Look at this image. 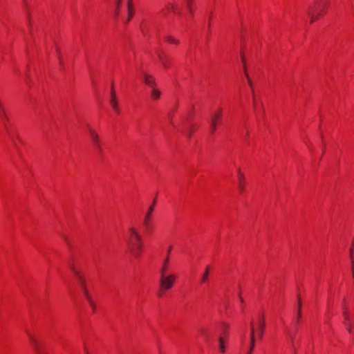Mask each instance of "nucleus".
<instances>
[{
    "instance_id": "f257e3e1",
    "label": "nucleus",
    "mask_w": 354,
    "mask_h": 354,
    "mask_svg": "<svg viewBox=\"0 0 354 354\" xmlns=\"http://www.w3.org/2000/svg\"><path fill=\"white\" fill-rule=\"evenodd\" d=\"M127 244L131 252L135 257H138L142 252L143 241L138 230L131 227L128 230Z\"/></svg>"
},
{
    "instance_id": "f03ea898",
    "label": "nucleus",
    "mask_w": 354,
    "mask_h": 354,
    "mask_svg": "<svg viewBox=\"0 0 354 354\" xmlns=\"http://www.w3.org/2000/svg\"><path fill=\"white\" fill-rule=\"evenodd\" d=\"M160 288L165 291L171 289L177 280V275L174 273H167V270H160Z\"/></svg>"
},
{
    "instance_id": "7ed1b4c3",
    "label": "nucleus",
    "mask_w": 354,
    "mask_h": 354,
    "mask_svg": "<svg viewBox=\"0 0 354 354\" xmlns=\"http://www.w3.org/2000/svg\"><path fill=\"white\" fill-rule=\"evenodd\" d=\"M0 118L2 120V124L3 126L6 134L11 140L12 144L14 145H16V142L15 140V133L12 127V125L10 124L9 118L8 117V120L2 116H0Z\"/></svg>"
},
{
    "instance_id": "20e7f679",
    "label": "nucleus",
    "mask_w": 354,
    "mask_h": 354,
    "mask_svg": "<svg viewBox=\"0 0 354 354\" xmlns=\"http://www.w3.org/2000/svg\"><path fill=\"white\" fill-rule=\"evenodd\" d=\"M308 15L310 17V24L313 23L319 17L322 15V10L320 8L319 2H317L314 6L309 8Z\"/></svg>"
},
{
    "instance_id": "39448f33",
    "label": "nucleus",
    "mask_w": 354,
    "mask_h": 354,
    "mask_svg": "<svg viewBox=\"0 0 354 354\" xmlns=\"http://www.w3.org/2000/svg\"><path fill=\"white\" fill-rule=\"evenodd\" d=\"M88 134L90 139L93 144L94 147L99 151L100 153H102V149L101 147V141L100 139V136L98 133L91 127H88Z\"/></svg>"
},
{
    "instance_id": "423d86ee",
    "label": "nucleus",
    "mask_w": 354,
    "mask_h": 354,
    "mask_svg": "<svg viewBox=\"0 0 354 354\" xmlns=\"http://www.w3.org/2000/svg\"><path fill=\"white\" fill-rule=\"evenodd\" d=\"M77 282L82 290L83 294L84 295V296L86 297V298L87 299L88 302L90 303L91 306L94 308L95 306H94L93 301L88 293V291L87 290L84 278L83 277L82 275H81L77 278Z\"/></svg>"
},
{
    "instance_id": "0eeeda50",
    "label": "nucleus",
    "mask_w": 354,
    "mask_h": 354,
    "mask_svg": "<svg viewBox=\"0 0 354 354\" xmlns=\"http://www.w3.org/2000/svg\"><path fill=\"white\" fill-rule=\"evenodd\" d=\"M222 117V110L219 109L216 112L212 114L210 120V130L213 134L216 130L218 122Z\"/></svg>"
},
{
    "instance_id": "6e6552de",
    "label": "nucleus",
    "mask_w": 354,
    "mask_h": 354,
    "mask_svg": "<svg viewBox=\"0 0 354 354\" xmlns=\"http://www.w3.org/2000/svg\"><path fill=\"white\" fill-rule=\"evenodd\" d=\"M154 207H155V201L153 203V204L150 206L147 212L146 213L144 220H143V224L145 226L146 230H149L151 227V220L152 214L154 211Z\"/></svg>"
},
{
    "instance_id": "1a4fd4ad",
    "label": "nucleus",
    "mask_w": 354,
    "mask_h": 354,
    "mask_svg": "<svg viewBox=\"0 0 354 354\" xmlns=\"http://www.w3.org/2000/svg\"><path fill=\"white\" fill-rule=\"evenodd\" d=\"M26 334L36 353H37L38 354H41L43 352V349L39 342L36 339L35 336L29 330H26Z\"/></svg>"
},
{
    "instance_id": "9d476101",
    "label": "nucleus",
    "mask_w": 354,
    "mask_h": 354,
    "mask_svg": "<svg viewBox=\"0 0 354 354\" xmlns=\"http://www.w3.org/2000/svg\"><path fill=\"white\" fill-rule=\"evenodd\" d=\"M265 319L263 315H259L258 319V331L257 335L259 339H261L263 336L265 330Z\"/></svg>"
},
{
    "instance_id": "9b49d317",
    "label": "nucleus",
    "mask_w": 354,
    "mask_h": 354,
    "mask_svg": "<svg viewBox=\"0 0 354 354\" xmlns=\"http://www.w3.org/2000/svg\"><path fill=\"white\" fill-rule=\"evenodd\" d=\"M157 54L163 67L165 68H168L170 64L169 57L165 55L164 53L160 50L157 52Z\"/></svg>"
},
{
    "instance_id": "f8f14e48",
    "label": "nucleus",
    "mask_w": 354,
    "mask_h": 354,
    "mask_svg": "<svg viewBox=\"0 0 354 354\" xmlns=\"http://www.w3.org/2000/svg\"><path fill=\"white\" fill-rule=\"evenodd\" d=\"M172 246H169L167 250V256L163 259L160 270H168L169 265V254L171 251Z\"/></svg>"
},
{
    "instance_id": "ddd939ff",
    "label": "nucleus",
    "mask_w": 354,
    "mask_h": 354,
    "mask_svg": "<svg viewBox=\"0 0 354 354\" xmlns=\"http://www.w3.org/2000/svg\"><path fill=\"white\" fill-rule=\"evenodd\" d=\"M143 77L144 82L147 85L151 86V88L155 87L156 80L153 76L148 74H144Z\"/></svg>"
},
{
    "instance_id": "4468645a",
    "label": "nucleus",
    "mask_w": 354,
    "mask_h": 354,
    "mask_svg": "<svg viewBox=\"0 0 354 354\" xmlns=\"http://www.w3.org/2000/svg\"><path fill=\"white\" fill-rule=\"evenodd\" d=\"M238 178L240 191L243 192L245 187V176L240 168L238 169Z\"/></svg>"
},
{
    "instance_id": "2eb2a0df",
    "label": "nucleus",
    "mask_w": 354,
    "mask_h": 354,
    "mask_svg": "<svg viewBox=\"0 0 354 354\" xmlns=\"http://www.w3.org/2000/svg\"><path fill=\"white\" fill-rule=\"evenodd\" d=\"M127 8H128V17L126 20V23L129 22L133 16L134 8H133V6L132 4V0H128Z\"/></svg>"
},
{
    "instance_id": "dca6fc26",
    "label": "nucleus",
    "mask_w": 354,
    "mask_h": 354,
    "mask_svg": "<svg viewBox=\"0 0 354 354\" xmlns=\"http://www.w3.org/2000/svg\"><path fill=\"white\" fill-rule=\"evenodd\" d=\"M210 270H211L210 266H207L206 268H205V272H204V273L202 275L201 279V283H207V281L209 280V274H210Z\"/></svg>"
},
{
    "instance_id": "f3484780",
    "label": "nucleus",
    "mask_w": 354,
    "mask_h": 354,
    "mask_svg": "<svg viewBox=\"0 0 354 354\" xmlns=\"http://www.w3.org/2000/svg\"><path fill=\"white\" fill-rule=\"evenodd\" d=\"M218 349L221 353H225L226 351V340L223 337L218 338Z\"/></svg>"
},
{
    "instance_id": "a211bd4d",
    "label": "nucleus",
    "mask_w": 354,
    "mask_h": 354,
    "mask_svg": "<svg viewBox=\"0 0 354 354\" xmlns=\"http://www.w3.org/2000/svg\"><path fill=\"white\" fill-rule=\"evenodd\" d=\"M250 342H256V330L254 327V323L253 321L250 322Z\"/></svg>"
},
{
    "instance_id": "6ab92c4d",
    "label": "nucleus",
    "mask_w": 354,
    "mask_h": 354,
    "mask_svg": "<svg viewBox=\"0 0 354 354\" xmlns=\"http://www.w3.org/2000/svg\"><path fill=\"white\" fill-rule=\"evenodd\" d=\"M166 8L169 11L176 12L178 15L181 14V12L179 10L178 6L174 3H169L167 4Z\"/></svg>"
},
{
    "instance_id": "aec40b11",
    "label": "nucleus",
    "mask_w": 354,
    "mask_h": 354,
    "mask_svg": "<svg viewBox=\"0 0 354 354\" xmlns=\"http://www.w3.org/2000/svg\"><path fill=\"white\" fill-rule=\"evenodd\" d=\"M110 104H111L112 108L113 109V110L116 113H119L120 110V108L118 106V102L117 97H114V98L111 97V99H110Z\"/></svg>"
},
{
    "instance_id": "412c9836",
    "label": "nucleus",
    "mask_w": 354,
    "mask_h": 354,
    "mask_svg": "<svg viewBox=\"0 0 354 354\" xmlns=\"http://www.w3.org/2000/svg\"><path fill=\"white\" fill-rule=\"evenodd\" d=\"M151 96L153 100H158L161 96V92L156 87H153L151 89Z\"/></svg>"
},
{
    "instance_id": "4be33fe9",
    "label": "nucleus",
    "mask_w": 354,
    "mask_h": 354,
    "mask_svg": "<svg viewBox=\"0 0 354 354\" xmlns=\"http://www.w3.org/2000/svg\"><path fill=\"white\" fill-rule=\"evenodd\" d=\"M121 6V0H116L115 3V12L114 16L115 19H118L120 15V9Z\"/></svg>"
},
{
    "instance_id": "5701e85b",
    "label": "nucleus",
    "mask_w": 354,
    "mask_h": 354,
    "mask_svg": "<svg viewBox=\"0 0 354 354\" xmlns=\"http://www.w3.org/2000/svg\"><path fill=\"white\" fill-rule=\"evenodd\" d=\"M343 315L346 322L349 321L348 311L346 305V299H343Z\"/></svg>"
},
{
    "instance_id": "b1692460",
    "label": "nucleus",
    "mask_w": 354,
    "mask_h": 354,
    "mask_svg": "<svg viewBox=\"0 0 354 354\" xmlns=\"http://www.w3.org/2000/svg\"><path fill=\"white\" fill-rule=\"evenodd\" d=\"M165 38H166L167 41L171 44H174L176 45H178L179 44V41L171 35H167L165 37Z\"/></svg>"
},
{
    "instance_id": "393cba45",
    "label": "nucleus",
    "mask_w": 354,
    "mask_h": 354,
    "mask_svg": "<svg viewBox=\"0 0 354 354\" xmlns=\"http://www.w3.org/2000/svg\"><path fill=\"white\" fill-rule=\"evenodd\" d=\"M0 116H2L8 120V115L5 110L4 106L1 101H0Z\"/></svg>"
},
{
    "instance_id": "a878e982",
    "label": "nucleus",
    "mask_w": 354,
    "mask_h": 354,
    "mask_svg": "<svg viewBox=\"0 0 354 354\" xmlns=\"http://www.w3.org/2000/svg\"><path fill=\"white\" fill-rule=\"evenodd\" d=\"M70 268L73 272L74 273V274L75 275L76 278L82 275L80 271L76 268V267L73 264H71Z\"/></svg>"
},
{
    "instance_id": "bb28decb",
    "label": "nucleus",
    "mask_w": 354,
    "mask_h": 354,
    "mask_svg": "<svg viewBox=\"0 0 354 354\" xmlns=\"http://www.w3.org/2000/svg\"><path fill=\"white\" fill-rule=\"evenodd\" d=\"M246 78H247V80H248V85L250 86V88L252 90V94L254 95L253 83H252V81L250 79L248 73H246Z\"/></svg>"
},
{
    "instance_id": "cd10ccee",
    "label": "nucleus",
    "mask_w": 354,
    "mask_h": 354,
    "mask_svg": "<svg viewBox=\"0 0 354 354\" xmlns=\"http://www.w3.org/2000/svg\"><path fill=\"white\" fill-rule=\"evenodd\" d=\"M301 304L300 301V299L299 298L298 299L297 322H299L300 317H301Z\"/></svg>"
},
{
    "instance_id": "c85d7f7f",
    "label": "nucleus",
    "mask_w": 354,
    "mask_h": 354,
    "mask_svg": "<svg viewBox=\"0 0 354 354\" xmlns=\"http://www.w3.org/2000/svg\"><path fill=\"white\" fill-rule=\"evenodd\" d=\"M192 4H193V0H187V6L189 11L190 12L191 14L193 13Z\"/></svg>"
},
{
    "instance_id": "c756f323",
    "label": "nucleus",
    "mask_w": 354,
    "mask_h": 354,
    "mask_svg": "<svg viewBox=\"0 0 354 354\" xmlns=\"http://www.w3.org/2000/svg\"><path fill=\"white\" fill-rule=\"evenodd\" d=\"M255 343L256 342H250V347H249V349H248V354H252L253 351H254V346H255Z\"/></svg>"
},
{
    "instance_id": "7c9ffc66",
    "label": "nucleus",
    "mask_w": 354,
    "mask_h": 354,
    "mask_svg": "<svg viewBox=\"0 0 354 354\" xmlns=\"http://www.w3.org/2000/svg\"><path fill=\"white\" fill-rule=\"evenodd\" d=\"M111 97L114 98L116 97V93L114 89L113 84L111 85Z\"/></svg>"
},
{
    "instance_id": "2f4dec72",
    "label": "nucleus",
    "mask_w": 354,
    "mask_h": 354,
    "mask_svg": "<svg viewBox=\"0 0 354 354\" xmlns=\"http://www.w3.org/2000/svg\"><path fill=\"white\" fill-rule=\"evenodd\" d=\"M227 329H228V326L226 324H223V333H227Z\"/></svg>"
},
{
    "instance_id": "473e14b6",
    "label": "nucleus",
    "mask_w": 354,
    "mask_h": 354,
    "mask_svg": "<svg viewBox=\"0 0 354 354\" xmlns=\"http://www.w3.org/2000/svg\"><path fill=\"white\" fill-rule=\"evenodd\" d=\"M28 27H29L30 32L32 34V25H31L30 19L29 17H28Z\"/></svg>"
},
{
    "instance_id": "72a5a7b5",
    "label": "nucleus",
    "mask_w": 354,
    "mask_h": 354,
    "mask_svg": "<svg viewBox=\"0 0 354 354\" xmlns=\"http://www.w3.org/2000/svg\"><path fill=\"white\" fill-rule=\"evenodd\" d=\"M346 324L348 326V332L349 333H352V330L350 327V320L348 322H346Z\"/></svg>"
},
{
    "instance_id": "f704fd0d",
    "label": "nucleus",
    "mask_w": 354,
    "mask_h": 354,
    "mask_svg": "<svg viewBox=\"0 0 354 354\" xmlns=\"http://www.w3.org/2000/svg\"><path fill=\"white\" fill-rule=\"evenodd\" d=\"M192 133H193V130H192V129H190L187 131V136H188V137H189V138H190V137L192 136Z\"/></svg>"
},
{
    "instance_id": "c9c22d12",
    "label": "nucleus",
    "mask_w": 354,
    "mask_h": 354,
    "mask_svg": "<svg viewBox=\"0 0 354 354\" xmlns=\"http://www.w3.org/2000/svg\"><path fill=\"white\" fill-rule=\"evenodd\" d=\"M243 68H244L245 75H246V73H248V72H247V69H246V66H245V64H243Z\"/></svg>"
},
{
    "instance_id": "e433bc0d",
    "label": "nucleus",
    "mask_w": 354,
    "mask_h": 354,
    "mask_svg": "<svg viewBox=\"0 0 354 354\" xmlns=\"http://www.w3.org/2000/svg\"><path fill=\"white\" fill-rule=\"evenodd\" d=\"M291 342H292V346H294V337H291Z\"/></svg>"
},
{
    "instance_id": "4c0bfd02",
    "label": "nucleus",
    "mask_w": 354,
    "mask_h": 354,
    "mask_svg": "<svg viewBox=\"0 0 354 354\" xmlns=\"http://www.w3.org/2000/svg\"><path fill=\"white\" fill-rule=\"evenodd\" d=\"M244 340H245V337L243 336L241 339V344H244Z\"/></svg>"
},
{
    "instance_id": "58836bf2",
    "label": "nucleus",
    "mask_w": 354,
    "mask_h": 354,
    "mask_svg": "<svg viewBox=\"0 0 354 354\" xmlns=\"http://www.w3.org/2000/svg\"><path fill=\"white\" fill-rule=\"evenodd\" d=\"M240 300H241V302L243 301V298L241 297H240Z\"/></svg>"
},
{
    "instance_id": "ea45409f",
    "label": "nucleus",
    "mask_w": 354,
    "mask_h": 354,
    "mask_svg": "<svg viewBox=\"0 0 354 354\" xmlns=\"http://www.w3.org/2000/svg\"><path fill=\"white\" fill-rule=\"evenodd\" d=\"M64 239L66 241H68V239L66 237H64Z\"/></svg>"
},
{
    "instance_id": "a19ab883",
    "label": "nucleus",
    "mask_w": 354,
    "mask_h": 354,
    "mask_svg": "<svg viewBox=\"0 0 354 354\" xmlns=\"http://www.w3.org/2000/svg\"><path fill=\"white\" fill-rule=\"evenodd\" d=\"M353 249L351 250V255H352Z\"/></svg>"
}]
</instances>
